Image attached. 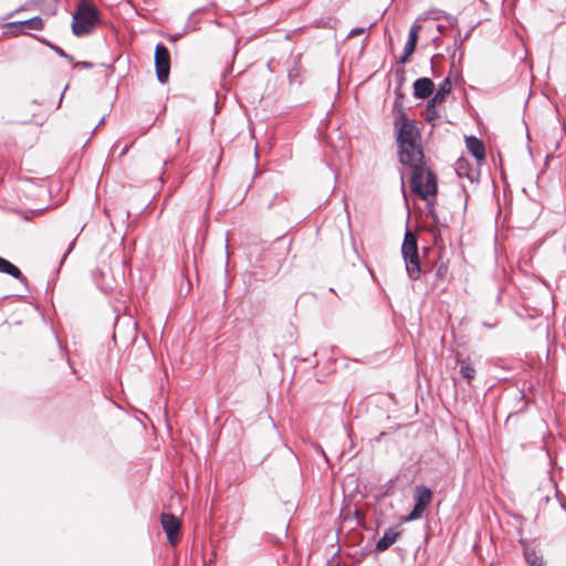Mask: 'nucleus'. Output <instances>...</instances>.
<instances>
[{"instance_id":"obj_8","label":"nucleus","mask_w":566,"mask_h":566,"mask_svg":"<svg viewBox=\"0 0 566 566\" xmlns=\"http://www.w3.org/2000/svg\"><path fill=\"white\" fill-rule=\"evenodd\" d=\"M161 526L167 535V539L171 545H175L180 531V521L170 513L161 514Z\"/></svg>"},{"instance_id":"obj_17","label":"nucleus","mask_w":566,"mask_h":566,"mask_svg":"<svg viewBox=\"0 0 566 566\" xmlns=\"http://www.w3.org/2000/svg\"><path fill=\"white\" fill-rule=\"evenodd\" d=\"M371 28V25H369L368 28H354L349 31L348 33V38H354L356 35H359V34H363L365 33L367 30H369Z\"/></svg>"},{"instance_id":"obj_3","label":"nucleus","mask_w":566,"mask_h":566,"mask_svg":"<svg viewBox=\"0 0 566 566\" xmlns=\"http://www.w3.org/2000/svg\"><path fill=\"white\" fill-rule=\"evenodd\" d=\"M410 187L421 199L428 200L437 195V178L434 174L423 167L411 170Z\"/></svg>"},{"instance_id":"obj_2","label":"nucleus","mask_w":566,"mask_h":566,"mask_svg":"<svg viewBox=\"0 0 566 566\" xmlns=\"http://www.w3.org/2000/svg\"><path fill=\"white\" fill-rule=\"evenodd\" d=\"M98 20L97 8L88 0H80L72 20V32L76 36L91 33Z\"/></svg>"},{"instance_id":"obj_15","label":"nucleus","mask_w":566,"mask_h":566,"mask_svg":"<svg viewBox=\"0 0 566 566\" xmlns=\"http://www.w3.org/2000/svg\"><path fill=\"white\" fill-rule=\"evenodd\" d=\"M460 374L467 379L475 377V369L465 360H460Z\"/></svg>"},{"instance_id":"obj_24","label":"nucleus","mask_w":566,"mask_h":566,"mask_svg":"<svg viewBox=\"0 0 566 566\" xmlns=\"http://www.w3.org/2000/svg\"><path fill=\"white\" fill-rule=\"evenodd\" d=\"M128 150V146L124 147L123 150L120 151V156L125 155Z\"/></svg>"},{"instance_id":"obj_14","label":"nucleus","mask_w":566,"mask_h":566,"mask_svg":"<svg viewBox=\"0 0 566 566\" xmlns=\"http://www.w3.org/2000/svg\"><path fill=\"white\" fill-rule=\"evenodd\" d=\"M0 272L7 273L20 281H22L24 279L21 271L14 264H12L10 261H8L1 256H0Z\"/></svg>"},{"instance_id":"obj_12","label":"nucleus","mask_w":566,"mask_h":566,"mask_svg":"<svg viewBox=\"0 0 566 566\" xmlns=\"http://www.w3.org/2000/svg\"><path fill=\"white\" fill-rule=\"evenodd\" d=\"M400 536V532L397 530V527H390L388 528L382 537L377 542L376 549L378 552H385L388 549Z\"/></svg>"},{"instance_id":"obj_13","label":"nucleus","mask_w":566,"mask_h":566,"mask_svg":"<svg viewBox=\"0 0 566 566\" xmlns=\"http://www.w3.org/2000/svg\"><path fill=\"white\" fill-rule=\"evenodd\" d=\"M467 148L469 153L476 158L478 160H483L485 157V150L482 142H480L475 137H468L467 138Z\"/></svg>"},{"instance_id":"obj_19","label":"nucleus","mask_w":566,"mask_h":566,"mask_svg":"<svg viewBox=\"0 0 566 566\" xmlns=\"http://www.w3.org/2000/svg\"><path fill=\"white\" fill-rule=\"evenodd\" d=\"M427 113H428V119H430V120H432L434 117L438 116L436 107L433 109L429 111V106H428Z\"/></svg>"},{"instance_id":"obj_11","label":"nucleus","mask_w":566,"mask_h":566,"mask_svg":"<svg viewBox=\"0 0 566 566\" xmlns=\"http://www.w3.org/2000/svg\"><path fill=\"white\" fill-rule=\"evenodd\" d=\"M451 86L452 85L449 78H444L440 83L438 91L429 101V111L437 107V105L441 104L446 99L447 95L451 92Z\"/></svg>"},{"instance_id":"obj_25","label":"nucleus","mask_w":566,"mask_h":566,"mask_svg":"<svg viewBox=\"0 0 566 566\" xmlns=\"http://www.w3.org/2000/svg\"><path fill=\"white\" fill-rule=\"evenodd\" d=\"M95 280H96V283L99 285V287H101L102 290H106V286H103V285L98 282V280H97V279H95Z\"/></svg>"},{"instance_id":"obj_1","label":"nucleus","mask_w":566,"mask_h":566,"mask_svg":"<svg viewBox=\"0 0 566 566\" xmlns=\"http://www.w3.org/2000/svg\"><path fill=\"white\" fill-rule=\"evenodd\" d=\"M420 136L417 127L410 120H403L397 136L399 147V160L410 170L423 167V153L420 145Z\"/></svg>"},{"instance_id":"obj_22","label":"nucleus","mask_w":566,"mask_h":566,"mask_svg":"<svg viewBox=\"0 0 566 566\" xmlns=\"http://www.w3.org/2000/svg\"><path fill=\"white\" fill-rule=\"evenodd\" d=\"M289 77H290V81H291V82H295V81H296V77H297V74H293V72L291 71V72L289 73Z\"/></svg>"},{"instance_id":"obj_21","label":"nucleus","mask_w":566,"mask_h":566,"mask_svg":"<svg viewBox=\"0 0 566 566\" xmlns=\"http://www.w3.org/2000/svg\"><path fill=\"white\" fill-rule=\"evenodd\" d=\"M77 65H81V66H83L85 69H92L93 67V63H91V62H80V63L75 64V66H77Z\"/></svg>"},{"instance_id":"obj_18","label":"nucleus","mask_w":566,"mask_h":566,"mask_svg":"<svg viewBox=\"0 0 566 566\" xmlns=\"http://www.w3.org/2000/svg\"><path fill=\"white\" fill-rule=\"evenodd\" d=\"M53 50L62 57H65L67 61L72 62L73 57L66 54L61 48L53 46Z\"/></svg>"},{"instance_id":"obj_23","label":"nucleus","mask_w":566,"mask_h":566,"mask_svg":"<svg viewBox=\"0 0 566 566\" xmlns=\"http://www.w3.org/2000/svg\"><path fill=\"white\" fill-rule=\"evenodd\" d=\"M436 28L439 33H442L444 30V27H442L441 24H438Z\"/></svg>"},{"instance_id":"obj_10","label":"nucleus","mask_w":566,"mask_h":566,"mask_svg":"<svg viewBox=\"0 0 566 566\" xmlns=\"http://www.w3.org/2000/svg\"><path fill=\"white\" fill-rule=\"evenodd\" d=\"M434 84L429 77H421L413 83V95L417 98H427L433 93Z\"/></svg>"},{"instance_id":"obj_5","label":"nucleus","mask_w":566,"mask_h":566,"mask_svg":"<svg viewBox=\"0 0 566 566\" xmlns=\"http://www.w3.org/2000/svg\"><path fill=\"white\" fill-rule=\"evenodd\" d=\"M0 27L6 34L19 36L28 34L29 31H40L44 28V21L41 17H33L23 21L0 22Z\"/></svg>"},{"instance_id":"obj_4","label":"nucleus","mask_w":566,"mask_h":566,"mask_svg":"<svg viewBox=\"0 0 566 566\" xmlns=\"http://www.w3.org/2000/svg\"><path fill=\"white\" fill-rule=\"evenodd\" d=\"M401 254L405 261L406 271L411 280H418L420 277L421 268L418 255V245L416 237L406 231L403 243L401 247Z\"/></svg>"},{"instance_id":"obj_6","label":"nucleus","mask_w":566,"mask_h":566,"mask_svg":"<svg viewBox=\"0 0 566 566\" xmlns=\"http://www.w3.org/2000/svg\"><path fill=\"white\" fill-rule=\"evenodd\" d=\"M415 505L412 511L403 518V522H411L422 517L424 511L432 501V492L424 485H417L415 488Z\"/></svg>"},{"instance_id":"obj_9","label":"nucleus","mask_w":566,"mask_h":566,"mask_svg":"<svg viewBox=\"0 0 566 566\" xmlns=\"http://www.w3.org/2000/svg\"><path fill=\"white\" fill-rule=\"evenodd\" d=\"M421 29V24L419 23V19L411 25L408 34V40L403 48V54L400 57L401 63H406L409 57L413 54L416 50V45L418 42V34Z\"/></svg>"},{"instance_id":"obj_16","label":"nucleus","mask_w":566,"mask_h":566,"mask_svg":"<svg viewBox=\"0 0 566 566\" xmlns=\"http://www.w3.org/2000/svg\"><path fill=\"white\" fill-rule=\"evenodd\" d=\"M524 555L530 566H543V558L537 556L534 551L526 549Z\"/></svg>"},{"instance_id":"obj_20","label":"nucleus","mask_w":566,"mask_h":566,"mask_svg":"<svg viewBox=\"0 0 566 566\" xmlns=\"http://www.w3.org/2000/svg\"><path fill=\"white\" fill-rule=\"evenodd\" d=\"M427 17L430 18V19H433V20H439L440 19V12H438V11L428 12Z\"/></svg>"},{"instance_id":"obj_7","label":"nucleus","mask_w":566,"mask_h":566,"mask_svg":"<svg viewBox=\"0 0 566 566\" xmlns=\"http://www.w3.org/2000/svg\"><path fill=\"white\" fill-rule=\"evenodd\" d=\"M155 69L158 81L163 84L166 83L170 73V54L168 49L160 43L155 49Z\"/></svg>"}]
</instances>
